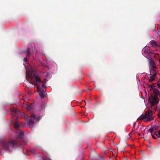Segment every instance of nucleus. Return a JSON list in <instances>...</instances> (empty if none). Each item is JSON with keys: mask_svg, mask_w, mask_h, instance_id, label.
Returning <instances> with one entry per match:
<instances>
[{"mask_svg": "<svg viewBox=\"0 0 160 160\" xmlns=\"http://www.w3.org/2000/svg\"><path fill=\"white\" fill-rule=\"evenodd\" d=\"M18 145L17 142L15 140L10 141L7 142H3L2 143V148L7 152H10L13 148Z\"/></svg>", "mask_w": 160, "mask_h": 160, "instance_id": "obj_1", "label": "nucleus"}, {"mask_svg": "<svg viewBox=\"0 0 160 160\" xmlns=\"http://www.w3.org/2000/svg\"><path fill=\"white\" fill-rule=\"evenodd\" d=\"M26 75L29 77L31 80H34V81H29V83L32 85L38 86V84L42 82L40 77L33 73L30 70H29L28 72H26Z\"/></svg>", "mask_w": 160, "mask_h": 160, "instance_id": "obj_2", "label": "nucleus"}, {"mask_svg": "<svg viewBox=\"0 0 160 160\" xmlns=\"http://www.w3.org/2000/svg\"><path fill=\"white\" fill-rule=\"evenodd\" d=\"M154 95L152 96L151 98H149L151 104V106H153L155 104H157L159 102V100L158 98V95L159 94V91L158 89L153 91Z\"/></svg>", "mask_w": 160, "mask_h": 160, "instance_id": "obj_3", "label": "nucleus"}, {"mask_svg": "<svg viewBox=\"0 0 160 160\" xmlns=\"http://www.w3.org/2000/svg\"><path fill=\"white\" fill-rule=\"evenodd\" d=\"M153 112L152 111L149 110L148 113H146L144 116H142L141 119L142 120L146 119V120H153L154 119V117L152 116Z\"/></svg>", "mask_w": 160, "mask_h": 160, "instance_id": "obj_4", "label": "nucleus"}, {"mask_svg": "<svg viewBox=\"0 0 160 160\" xmlns=\"http://www.w3.org/2000/svg\"><path fill=\"white\" fill-rule=\"evenodd\" d=\"M27 52V57L24 58V61L26 62H27L28 60L27 57L28 58L31 55V53H33V52L32 50H31L30 48H28L26 50Z\"/></svg>", "mask_w": 160, "mask_h": 160, "instance_id": "obj_5", "label": "nucleus"}, {"mask_svg": "<svg viewBox=\"0 0 160 160\" xmlns=\"http://www.w3.org/2000/svg\"><path fill=\"white\" fill-rule=\"evenodd\" d=\"M158 128L159 126L157 125H154L151 128L149 129L148 130V133H152V132L155 131V132H156V133L157 132V131L158 129Z\"/></svg>", "mask_w": 160, "mask_h": 160, "instance_id": "obj_6", "label": "nucleus"}, {"mask_svg": "<svg viewBox=\"0 0 160 160\" xmlns=\"http://www.w3.org/2000/svg\"><path fill=\"white\" fill-rule=\"evenodd\" d=\"M18 135V138H22L24 136V132L22 131L19 130L16 132Z\"/></svg>", "mask_w": 160, "mask_h": 160, "instance_id": "obj_7", "label": "nucleus"}, {"mask_svg": "<svg viewBox=\"0 0 160 160\" xmlns=\"http://www.w3.org/2000/svg\"><path fill=\"white\" fill-rule=\"evenodd\" d=\"M30 118H32L33 119L37 120H40L42 119V117L38 115H36L33 114H32L31 115Z\"/></svg>", "mask_w": 160, "mask_h": 160, "instance_id": "obj_8", "label": "nucleus"}, {"mask_svg": "<svg viewBox=\"0 0 160 160\" xmlns=\"http://www.w3.org/2000/svg\"><path fill=\"white\" fill-rule=\"evenodd\" d=\"M25 123L29 127L32 128L33 126L34 121H26Z\"/></svg>", "mask_w": 160, "mask_h": 160, "instance_id": "obj_9", "label": "nucleus"}, {"mask_svg": "<svg viewBox=\"0 0 160 160\" xmlns=\"http://www.w3.org/2000/svg\"><path fill=\"white\" fill-rule=\"evenodd\" d=\"M11 111L12 112L15 114L18 113L19 112L18 110L13 107L11 108Z\"/></svg>", "mask_w": 160, "mask_h": 160, "instance_id": "obj_10", "label": "nucleus"}, {"mask_svg": "<svg viewBox=\"0 0 160 160\" xmlns=\"http://www.w3.org/2000/svg\"><path fill=\"white\" fill-rule=\"evenodd\" d=\"M150 44H151V46L152 47H157V46H158V44L154 41H153V40L151 41L150 42Z\"/></svg>", "mask_w": 160, "mask_h": 160, "instance_id": "obj_11", "label": "nucleus"}, {"mask_svg": "<svg viewBox=\"0 0 160 160\" xmlns=\"http://www.w3.org/2000/svg\"><path fill=\"white\" fill-rule=\"evenodd\" d=\"M127 143L126 142H124L122 145L123 146V147L122 148H121V146H119V148L118 149H118H119L120 150H122V151H123L124 150L125 147L127 146Z\"/></svg>", "mask_w": 160, "mask_h": 160, "instance_id": "obj_12", "label": "nucleus"}, {"mask_svg": "<svg viewBox=\"0 0 160 160\" xmlns=\"http://www.w3.org/2000/svg\"><path fill=\"white\" fill-rule=\"evenodd\" d=\"M20 124L17 121L14 124V127L16 129H18L19 127L20 126Z\"/></svg>", "mask_w": 160, "mask_h": 160, "instance_id": "obj_13", "label": "nucleus"}, {"mask_svg": "<svg viewBox=\"0 0 160 160\" xmlns=\"http://www.w3.org/2000/svg\"><path fill=\"white\" fill-rule=\"evenodd\" d=\"M22 116L24 117V119H26V120H32L31 118L28 119V116L27 115L25 114L24 113H22Z\"/></svg>", "mask_w": 160, "mask_h": 160, "instance_id": "obj_14", "label": "nucleus"}, {"mask_svg": "<svg viewBox=\"0 0 160 160\" xmlns=\"http://www.w3.org/2000/svg\"><path fill=\"white\" fill-rule=\"evenodd\" d=\"M150 75H151L156 76V73L154 69H152L150 71Z\"/></svg>", "mask_w": 160, "mask_h": 160, "instance_id": "obj_15", "label": "nucleus"}, {"mask_svg": "<svg viewBox=\"0 0 160 160\" xmlns=\"http://www.w3.org/2000/svg\"><path fill=\"white\" fill-rule=\"evenodd\" d=\"M155 76L151 75L150 78L149 79V81L150 82H151L152 81L155 80Z\"/></svg>", "mask_w": 160, "mask_h": 160, "instance_id": "obj_16", "label": "nucleus"}, {"mask_svg": "<svg viewBox=\"0 0 160 160\" xmlns=\"http://www.w3.org/2000/svg\"><path fill=\"white\" fill-rule=\"evenodd\" d=\"M32 104H31L29 105H27L26 106V108L28 110H31L32 108Z\"/></svg>", "mask_w": 160, "mask_h": 160, "instance_id": "obj_17", "label": "nucleus"}, {"mask_svg": "<svg viewBox=\"0 0 160 160\" xmlns=\"http://www.w3.org/2000/svg\"><path fill=\"white\" fill-rule=\"evenodd\" d=\"M39 94L42 98H43L44 97V94L42 91L40 92Z\"/></svg>", "mask_w": 160, "mask_h": 160, "instance_id": "obj_18", "label": "nucleus"}, {"mask_svg": "<svg viewBox=\"0 0 160 160\" xmlns=\"http://www.w3.org/2000/svg\"><path fill=\"white\" fill-rule=\"evenodd\" d=\"M154 133V134L157 137H158V138H160V131H158V134H157V133H156V132H155Z\"/></svg>", "mask_w": 160, "mask_h": 160, "instance_id": "obj_19", "label": "nucleus"}, {"mask_svg": "<svg viewBox=\"0 0 160 160\" xmlns=\"http://www.w3.org/2000/svg\"><path fill=\"white\" fill-rule=\"evenodd\" d=\"M139 124V123L138 122H134L133 123V127H135V126L136 125H138V126Z\"/></svg>", "mask_w": 160, "mask_h": 160, "instance_id": "obj_20", "label": "nucleus"}, {"mask_svg": "<svg viewBox=\"0 0 160 160\" xmlns=\"http://www.w3.org/2000/svg\"><path fill=\"white\" fill-rule=\"evenodd\" d=\"M47 81V80L46 79H44L42 82V84H45L46 82Z\"/></svg>", "mask_w": 160, "mask_h": 160, "instance_id": "obj_21", "label": "nucleus"}, {"mask_svg": "<svg viewBox=\"0 0 160 160\" xmlns=\"http://www.w3.org/2000/svg\"><path fill=\"white\" fill-rule=\"evenodd\" d=\"M156 68V66L154 65H152V69H154Z\"/></svg>", "mask_w": 160, "mask_h": 160, "instance_id": "obj_22", "label": "nucleus"}, {"mask_svg": "<svg viewBox=\"0 0 160 160\" xmlns=\"http://www.w3.org/2000/svg\"><path fill=\"white\" fill-rule=\"evenodd\" d=\"M157 86L159 88H160V83H158L157 84Z\"/></svg>", "mask_w": 160, "mask_h": 160, "instance_id": "obj_23", "label": "nucleus"}, {"mask_svg": "<svg viewBox=\"0 0 160 160\" xmlns=\"http://www.w3.org/2000/svg\"><path fill=\"white\" fill-rule=\"evenodd\" d=\"M154 132H155V131L154 132H152V133H150V134H151L152 136V135H155L154 134H155V133H154Z\"/></svg>", "mask_w": 160, "mask_h": 160, "instance_id": "obj_24", "label": "nucleus"}, {"mask_svg": "<svg viewBox=\"0 0 160 160\" xmlns=\"http://www.w3.org/2000/svg\"><path fill=\"white\" fill-rule=\"evenodd\" d=\"M158 117L159 119H160V112L158 114Z\"/></svg>", "mask_w": 160, "mask_h": 160, "instance_id": "obj_25", "label": "nucleus"}, {"mask_svg": "<svg viewBox=\"0 0 160 160\" xmlns=\"http://www.w3.org/2000/svg\"><path fill=\"white\" fill-rule=\"evenodd\" d=\"M42 87H43L44 88H46V86L44 85V84H42Z\"/></svg>", "mask_w": 160, "mask_h": 160, "instance_id": "obj_26", "label": "nucleus"}, {"mask_svg": "<svg viewBox=\"0 0 160 160\" xmlns=\"http://www.w3.org/2000/svg\"><path fill=\"white\" fill-rule=\"evenodd\" d=\"M152 136L153 139H156L157 138L154 135H152Z\"/></svg>", "mask_w": 160, "mask_h": 160, "instance_id": "obj_27", "label": "nucleus"}, {"mask_svg": "<svg viewBox=\"0 0 160 160\" xmlns=\"http://www.w3.org/2000/svg\"><path fill=\"white\" fill-rule=\"evenodd\" d=\"M82 117H87V115H83Z\"/></svg>", "mask_w": 160, "mask_h": 160, "instance_id": "obj_28", "label": "nucleus"}, {"mask_svg": "<svg viewBox=\"0 0 160 160\" xmlns=\"http://www.w3.org/2000/svg\"><path fill=\"white\" fill-rule=\"evenodd\" d=\"M154 62H154V61L152 62V63L153 64V63H154Z\"/></svg>", "mask_w": 160, "mask_h": 160, "instance_id": "obj_29", "label": "nucleus"}, {"mask_svg": "<svg viewBox=\"0 0 160 160\" xmlns=\"http://www.w3.org/2000/svg\"><path fill=\"white\" fill-rule=\"evenodd\" d=\"M38 91H39V87L38 86Z\"/></svg>", "mask_w": 160, "mask_h": 160, "instance_id": "obj_30", "label": "nucleus"}, {"mask_svg": "<svg viewBox=\"0 0 160 160\" xmlns=\"http://www.w3.org/2000/svg\"><path fill=\"white\" fill-rule=\"evenodd\" d=\"M146 122H148V121H148V120H147V121H145Z\"/></svg>", "mask_w": 160, "mask_h": 160, "instance_id": "obj_31", "label": "nucleus"}, {"mask_svg": "<svg viewBox=\"0 0 160 160\" xmlns=\"http://www.w3.org/2000/svg\"><path fill=\"white\" fill-rule=\"evenodd\" d=\"M84 122H83V121H82V122H81V123H84Z\"/></svg>", "mask_w": 160, "mask_h": 160, "instance_id": "obj_32", "label": "nucleus"}, {"mask_svg": "<svg viewBox=\"0 0 160 160\" xmlns=\"http://www.w3.org/2000/svg\"><path fill=\"white\" fill-rule=\"evenodd\" d=\"M45 107H46V106H45L44 108V109H45Z\"/></svg>", "mask_w": 160, "mask_h": 160, "instance_id": "obj_33", "label": "nucleus"}, {"mask_svg": "<svg viewBox=\"0 0 160 160\" xmlns=\"http://www.w3.org/2000/svg\"><path fill=\"white\" fill-rule=\"evenodd\" d=\"M26 78L27 79V77H26Z\"/></svg>", "mask_w": 160, "mask_h": 160, "instance_id": "obj_34", "label": "nucleus"}, {"mask_svg": "<svg viewBox=\"0 0 160 160\" xmlns=\"http://www.w3.org/2000/svg\"><path fill=\"white\" fill-rule=\"evenodd\" d=\"M159 82H160V81H159Z\"/></svg>", "mask_w": 160, "mask_h": 160, "instance_id": "obj_35", "label": "nucleus"}]
</instances>
